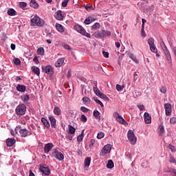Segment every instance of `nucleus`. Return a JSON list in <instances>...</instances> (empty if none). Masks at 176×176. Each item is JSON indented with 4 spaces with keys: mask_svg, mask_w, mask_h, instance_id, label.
<instances>
[{
    "mask_svg": "<svg viewBox=\"0 0 176 176\" xmlns=\"http://www.w3.org/2000/svg\"><path fill=\"white\" fill-rule=\"evenodd\" d=\"M35 25H37V27H43L45 25V21L38 15H35L31 19V26L35 27Z\"/></svg>",
    "mask_w": 176,
    "mask_h": 176,
    "instance_id": "nucleus-1",
    "label": "nucleus"
},
{
    "mask_svg": "<svg viewBox=\"0 0 176 176\" xmlns=\"http://www.w3.org/2000/svg\"><path fill=\"white\" fill-rule=\"evenodd\" d=\"M27 111V107H25V104H21L18 105L15 109V112L16 115L19 116H23V115H25V111Z\"/></svg>",
    "mask_w": 176,
    "mask_h": 176,
    "instance_id": "nucleus-2",
    "label": "nucleus"
},
{
    "mask_svg": "<svg viewBox=\"0 0 176 176\" xmlns=\"http://www.w3.org/2000/svg\"><path fill=\"white\" fill-rule=\"evenodd\" d=\"M74 30H76L77 32H79V34H81V35H83L87 38H91L90 34L87 33L86 30H85V28H83V27H82L81 25H76L74 27Z\"/></svg>",
    "mask_w": 176,
    "mask_h": 176,
    "instance_id": "nucleus-3",
    "label": "nucleus"
},
{
    "mask_svg": "<svg viewBox=\"0 0 176 176\" xmlns=\"http://www.w3.org/2000/svg\"><path fill=\"white\" fill-rule=\"evenodd\" d=\"M128 140L131 144H132V145H135V144H137V138H135V135L134 134V131H133V130H129Z\"/></svg>",
    "mask_w": 176,
    "mask_h": 176,
    "instance_id": "nucleus-4",
    "label": "nucleus"
},
{
    "mask_svg": "<svg viewBox=\"0 0 176 176\" xmlns=\"http://www.w3.org/2000/svg\"><path fill=\"white\" fill-rule=\"evenodd\" d=\"M42 71L47 74V75H50L51 76L54 75V70L53 69V67L52 65L48 66H42Z\"/></svg>",
    "mask_w": 176,
    "mask_h": 176,
    "instance_id": "nucleus-5",
    "label": "nucleus"
},
{
    "mask_svg": "<svg viewBox=\"0 0 176 176\" xmlns=\"http://www.w3.org/2000/svg\"><path fill=\"white\" fill-rule=\"evenodd\" d=\"M113 116L115 118L117 122H119V123H121L122 124H124L125 126L127 125V122L123 119V117L119 115V113L115 112L113 114Z\"/></svg>",
    "mask_w": 176,
    "mask_h": 176,
    "instance_id": "nucleus-6",
    "label": "nucleus"
},
{
    "mask_svg": "<svg viewBox=\"0 0 176 176\" xmlns=\"http://www.w3.org/2000/svg\"><path fill=\"white\" fill-rule=\"evenodd\" d=\"M52 155L60 162H61V160H64V155L57 149L54 150Z\"/></svg>",
    "mask_w": 176,
    "mask_h": 176,
    "instance_id": "nucleus-7",
    "label": "nucleus"
},
{
    "mask_svg": "<svg viewBox=\"0 0 176 176\" xmlns=\"http://www.w3.org/2000/svg\"><path fill=\"white\" fill-rule=\"evenodd\" d=\"M112 149V146L111 144L105 145L103 148L102 149L100 155L104 156V155H107L109 152H111V150Z\"/></svg>",
    "mask_w": 176,
    "mask_h": 176,
    "instance_id": "nucleus-8",
    "label": "nucleus"
},
{
    "mask_svg": "<svg viewBox=\"0 0 176 176\" xmlns=\"http://www.w3.org/2000/svg\"><path fill=\"white\" fill-rule=\"evenodd\" d=\"M164 109L166 116H170L171 113L173 112V109L171 107V104L170 103H165L164 104Z\"/></svg>",
    "mask_w": 176,
    "mask_h": 176,
    "instance_id": "nucleus-9",
    "label": "nucleus"
},
{
    "mask_svg": "<svg viewBox=\"0 0 176 176\" xmlns=\"http://www.w3.org/2000/svg\"><path fill=\"white\" fill-rule=\"evenodd\" d=\"M39 170L43 173L45 175H50V169L47 167H45L42 165H40Z\"/></svg>",
    "mask_w": 176,
    "mask_h": 176,
    "instance_id": "nucleus-10",
    "label": "nucleus"
},
{
    "mask_svg": "<svg viewBox=\"0 0 176 176\" xmlns=\"http://www.w3.org/2000/svg\"><path fill=\"white\" fill-rule=\"evenodd\" d=\"M54 145L52 143H48L45 145L44 152L45 153H49L52 149H53Z\"/></svg>",
    "mask_w": 176,
    "mask_h": 176,
    "instance_id": "nucleus-11",
    "label": "nucleus"
},
{
    "mask_svg": "<svg viewBox=\"0 0 176 176\" xmlns=\"http://www.w3.org/2000/svg\"><path fill=\"white\" fill-rule=\"evenodd\" d=\"M144 119L146 124H149V123L152 122V117L148 113V112L144 113Z\"/></svg>",
    "mask_w": 176,
    "mask_h": 176,
    "instance_id": "nucleus-12",
    "label": "nucleus"
},
{
    "mask_svg": "<svg viewBox=\"0 0 176 176\" xmlns=\"http://www.w3.org/2000/svg\"><path fill=\"white\" fill-rule=\"evenodd\" d=\"M54 16L56 17V20L63 21L64 20V16H63V11L58 10L55 14Z\"/></svg>",
    "mask_w": 176,
    "mask_h": 176,
    "instance_id": "nucleus-13",
    "label": "nucleus"
},
{
    "mask_svg": "<svg viewBox=\"0 0 176 176\" xmlns=\"http://www.w3.org/2000/svg\"><path fill=\"white\" fill-rule=\"evenodd\" d=\"M17 91H19L20 93H24L25 90H27V87L25 85H21L19 84L16 87Z\"/></svg>",
    "mask_w": 176,
    "mask_h": 176,
    "instance_id": "nucleus-14",
    "label": "nucleus"
},
{
    "mask_svg": "<svg viewBox=\"0 0 176 176\" xmlns=\"http://www.w3.org/2000/svg\"><path fill=\"white\" fill-rule=\"evenodd\" d=\"M7 146H13L16 144V140L14 138H8L6 140Z\"/></svg>",
    "mask_w": 176,
    "mask_h": 176,
    "instance_id": "nucleus-15",
    "label": "nucleus"
},
{
    "mask_svg": "<svg viewBox=\"0 0 176 176\" xmlns=\"http://www.w3.org/2000/svg\"><path fill=\"white\" fill-rule=\"evenodd\" d=\"M21 137L25 138L28 135V130L27 129H21L19 130Z\"/></svg>",
    "mask_w": 176,
    "mask_h": 176,
    "instance_id": "nucleus-16",
    "label": "nucleus"
},
{
    "mask_svg": "<svg viewBox=\"0 0 176 176\" xmlns=\"http://www.w3.org/2000/svg\"><path fill=\"white\" fill-rule=\"evenodd\" d=\"M164 52L168 63H171V54H170V51L168 50H166Z\"/></svg>",
    "mask_w": 176,
    "mask_h": 176,
    "instance_id": "nucleus-17",
    "label": "nucleus"
},
{
    "mask_svg": "<svg viewBox=\"0 0 176 176\" xmlns=\"http://www.w3.org/2000/svg\"><path fill=\"white\" fill-rule=\"evenodd\" d=\"M30 6L34 9H38V8H39V4L36 2V0H31Z\"/></svg>",
    "mask_w": 176,
    "mask_h": 176,
    "instance_id": "nucleus-18",
    "label": "nucleus"
},
{
    "mask_svg": "<svg viewBox=\"0 0 176 176\" xmlns=\"http://www.w3.org/2000/svg\"><path fill=\"white\" fill-rule=\"evenodd\" d=\"M41 122L44 126V127H45L46 129H49L50 127V123H49V121H47V120H46L45 118H41Z\"/></svg>",
    "mask_w": 176,
    "mask_h": 176,
    "instance_id": "nucleus-19",
    "label": "nucleus"
},
{
    "mask_svg": "<svg viewBox=\"0 0 176 176\" xmlns=\"http://www.w3.org/2000/svg\"><path fill=\"white\" fill-rule=\"evenodd\" d=\"M21 100H23V102H24V104H28V101H30V96H28V94L26 95H23L21 96Z\"/></svg>",
    "mask_w": 176,
    "mask_h": 176,
    "instance_id": "nucleus-20",
    "label": "nucleus"
},
{
    "mask_svg": "<svg viewBox=\"0 0 176 176\" xmlns=\"http://www.w3.org/2000/svg\"><path fill=\"white\" fill-rule=\"evenodd\" d=\"M49 120L50 121L52 127H53L54 129H56V118H54V117L52 116H50Z\"/></svg>",
    "mask_w": 176,
    "mask_h": 176,
    "instance_id": "nucleus-21",
    "label": "nucleus"
},
{
    "mask_svg": "<svg viewBox=\"0 0 176 176\" xmlns=\"http://www.w3.org/2000/svg\"><path fill=\"white\" fill-rule=\"evenodd\" d=\"M63 64H64V58H60L58 59V60L55 63V67H61Z\"/></svg>",
    "mask_w": 176,
    "mask_h": 176,
    "instance_id": "nucleus-22",
    "label": "nucleus"
},
{
    "mask_svg": "<svg viewBox=\"0 0 176 176\" xmlns=\"http://www.w3.org/2000/svg\"><path fill=\"white\" fill-rule=\"evenodd\" d=\"M32 72H34V74L37 75V76H39V74H41V71L39 70V67H36V66H33V67H32Z\"/></svg>",
    "mask_w": 176,
    "mask_h": 176,
    "instance_id": "nucleus-23",
    "label": "nucleus"
},
{
    "mask_svg": "<svg viewBox=\"0 0 176 176\" xmlns=\"http://www.w3.org/2000/svg\"><path fill=\"white\" fill-rule=\"evenodd\" d=\"M91 162V157H87L85 160V168H88L90 166V163Z\"/></svg>",
    "mask_w": 176,
    "mask_h": 176,
    "instance_id": "nucleus-24",
    "label": "nucleus"
},
{
    "mask_svg": "<svg viewBox=\"0 0 176 176\" xmlns=\"http://www.w3.org/2000/svg\"><path fill=\"white\" fill-rule=\"evenodd\" d=\"M83 137H85V129H83L81 134L77 137V141L78 142H82V141H83Z\"/></svg>",
    "mask_w": 176,
    "mask_h": 176,
    "instance_id": "nucleus-25",
    "label": "nucleus"
},
{
    "mask_svg": "<svg viewBox=\"0 0 176 176\" xmlns=\"http://www.w3.org/2000/svg\"><path fill=\"white\" fill-rule=\"evenodd\" d=\"M56 28L58 32H60L63 34L64 32V28H63V25H61L60 23H56Z\"/></svg>",
    "mask_w": 176,
    "mask_h": 176,
    "instance_id": "nucleus-26",
    "label": "nucleus"
},
{
    "mask_svg": "<svg viewBox=\"0 0 176 176\" xmlns=\"http://www.w3.org/2000/svg\"><path fill=\"white\" fill-rule=\"evenodd\" d=\"M8 14L9 16H16L17 14V12H16L13 8H10L8 10Z\"/></svg>",
    "mask_w": 176,
    "mask_h": 176,
    "instance_id": "nucleus-27",
    "label": "nucleus"
},
{
    "mask_svg": "<svg viewBox=\"0 0 176 176\" xmlns=\"http://www.w3.org/2000/svg\"><path fill=\"white\" fill-rule=\"evenodd\" d=\"M98 97H100V98H102V100H106V101H109V98L105 94H102V92H100L98 94Z\"/></svg>",
    "mask_w": 176,
    "mask_h": 176,
    "instance_id": "nucleus-28",
    "label": "nucleus"
},
{
    "mask_svg": "<svg viewBox=\"0 0 176 176\" xmlns=\"http://www.w3.org/2000/svg\"><path fill=\"white\" fill-rule=\"evenodd\" d=\"M93 36H95V38H102V32L101 31H97L93 34Z\"/></svg>",
    "mask_w": 176,
    "mask_h": 176,
    "instance_id": "nucleus-29",
    "label": "nucleus"
},
{
    "mask_svg": "<svg viewBox=\"0 0 176 176\" xmlns=\"http://www.w3.org/2000/svg\"><path fill=\"white\" fill-rule=\"evenodd\" d=\"M54 113L58 116L61 115V109L58 107H55L54 108Z\"/></svg>",
    "mask_w": 176,
    "mask_h": 176,
    "instance_id": "nucleus-30",
    "label": "nucleus"
},
{
    "mask_svg": "<svg viewBox=\"0 0 176 176\" xmlns=\"http://www.w3.org/2000/svg\"><path fill=\"white\" fill-rule=\"evenodd\" d=\"M75 131H76V129L75 127L72 126V125H69V134H75Z\"/></svg>",
    "mask_w": 176,
    "mask_h": 176,
    "instance_id": "nucleus-31",
    "label": "nucleus"
},
{
    "mask_svg": "<svg viewBox=\"0 0 176 176\" xmlns=\"http://www.w3.org/2000/svg\"><path fill=\"white\" fill-rule=\"evenodd\" d=\"M107 168H113L115 167V164H113V161L112 160H110L108 161V163L107 164Z\"/></svg>",
    "mask_w": 176,
    "mask_h": 176,
    "instance_id": "nucleus-32",
    "label": "nucleus"
},
{
    "mask_svg": "<svg viewBox=\"0 0 176 176\" xmlns=\"http://www.w3.org/2000/svg\"><path fill=\"white\" fill-rule=\"evenodd\" d=\"M101 31H102V38H104V36H111L110 31L105 30H102Z\"/></svg>",
    "mask_w": 176,
    "mask_h": 176,
    "instance_id": "nucleus-33",
    "label": "nucleus"
},
{
    "mask_svg": "<svg viewBox=\"0 0 176 176\" xmlns=\"http://www.w3.org/2000/svg\"><path fill=\"white\" fill-rule=\"evenodd\" d=\"M93 115L96 119H101V116H100V111L98 110H95L94 111Z\"/></svg>",
    "mask_w": 176,
    "mask_h": 176,
    "instance_id": "nucleus-34",
    "label": "nucleus"
},
{
    "mask_svg": "<svg viewBox=\"0 0 176 176\" xmlns=\"http://www.w3.org/2000/svg\"><path fill=\"white\" fill-rule=\"evenodd\" d=\"M36 53L38 56H43V54H45V49H43V47H40L37 50Z\"/></svg>",
    "mask_w": 176,
    "mask_h": 176,
    "instance_id": "nucleus-35",
    "label": "nucleus"
},
{
    "mask_svg": "<svg viewBox=\"0 0 176 176\" xmlns=\"http://www.w3.org/2000/svg\"><path fill=\"white\" fill-rule=\"evenodd\" d=\"M94 91L95 93V94L97 96L98 94H100L101 93V91H100V89H98V87H97V83H95V85H94Z\"/></svg>",
    "mask_w": 176,
    "mask_h": 176,
    "instance_id": "nucleus-36",
    "label": "nucleus"
},
{
    "mask_svg": "<svg viewBox=\"0 0 176 176\" xmlns=\"http://www.w3.org/2000/svg\"><path fill=\"white\" fill-rule=\"evenodd\" d=\"M129 57L131 60L134 61V63H135V64H138L139 61L138 59H137V58L135 57V56H134L133 54H130Z\"/></svg>",
    "mask_w": 176,
    "mask_h": 176,
    "instance_id": "nucleus-37",
    "label": "nucleus"
},
{
    "mask_svg": "<svg viewBox=\"0 0 176 176\" xmlns=\"http://www.w3.org/2000/svg\"><path fill=\"white\" fill-rule=\"evenodd\" d=\"M101 25L98 23H96L92 27H91V30L92 31H96V30H98V28H100Z\"/></svg>",
    "mask_w": 176,
    "mask_h": 176,
    "instance_id": "nucleus-38",
    "label": "nucleus"
},
{
    "mask_svg": "<svg viewBox=\"0 0 176 176\" xmlns=\"http://www.w3.org/2000/svg\"><path fill=\"white\" fill-rule=\"evenodd\" d=\"M148 44L149 45L150 47L155 45V39H153V38H148Z\"/></svg>",
    "mask_w": 176,
    "mask_h": 176,
    "instance_id": "nucleus-39",
    "label": "nucleus"
},
{
    "mask_svg": "<svg viewBox=\"0 0 176 176\" xmlns=\"http://www.w3.org/2000/svg\"><path fill=\"white\" fill-rule=\"evenodd\" d=\"M124 89V85H120L119 84L116 85V90L117 91H122Z\"/></svg>",
    "mask_w": 176,
    "mask_h": 176,
    "instance_id": "nucleus-40",
    "label": "nucleus"
},
{
    "mask_svg": "<svg viewBox=\"0 0 176 176\" xmlns=\"http://www.w3.org/2000/svg\"><path fill=\"white\" fill-rule=\"evenodd\" d=\"M80 120L81 122H82L83 123H86L87 122V117H86L85 115L82 114L80 116Z\"/></svg>",
    "mask_w": 176,
    "mask_h": 176,
    "instance_id": "nucleus-41",
    "label": "nucleus"
},
{
    "mask_svg": "<svg viewBox=\"0 0 176 176\" xmlns=\"http://www.w3.org/2000/svg\"><path fill=\"white\" fill-rule=\"evenodd\" d=\"M160 46L162 49V50L164 52L165 50H168V48H167V46H166V44L164 43V42L162 41L160 43Z\"/></svg>",
    "mask_w": 176,
    "mask_h": 176,
    "instance_id": "nucleus-42",
    "label": "nucleus"
},
{
    "mask_svg": "<svg viewBox=\"0 0 176 176\" xmlns=\"http://www.w3.org/2000/svg\"><path fill=\"white\" fill-rule=\"evenodd\" d=\"M104 136H105V133H104L103 132H100L97 135V138L98 140H101V138H104Z\"/></svg>",
    "mask_w": 176,
    "mask_h": 176,
    "instance_id": "nucleus-43",
    "label": "nucleus"
},
{
    "mask_svg": "<svg viewBox=\"0 0 176 176\" xmlns=\"http://www.w3.org/2000/svg\"><path fill=\"white\" fill-rule=\"evenodd\" d=\"M150 50L153 52V53H157V48H156L155 45L150 46Z\"/></svg>",
    "mask_w": 176,
    "mask_h": 176,
    "instance_id": "nucleus-44",
    "label": "nucleus"
},
{
    "mask_svg": "<svg viewBox=\"0 0 176 176\" xmlns=\"http://www.w3.org/2000/svg\"><path fill=\"white\" fill-rule=\"evenodd\" d=\"M14 63L15 65H20V64H21V61L20 60V59L19 58H14Z\"/></svg>",
    "mask_w": 176,
    "mask_h": 176,
    "instance_id": "nucleus-45",
    "label": "nucleus"
},
{
    "mask_svg": "<svg viewBox=\"0 0 176 176\" xmlns=\"http://www.w3.org/2000/svg\"><path fill=\"white\" fill-rule=\"evenodd\" d=\"M19 8H21V9H24V8H27V3L20 2L19 3Z\"/></svg>",
    "mask_w": 176,
    "mask_h": 176,
    "instance_id": "nucleus-46",
    "label": "nucleus"
},
{
    "mask_svg": "<svg viewBox=\"0 0 176 176\" xmlns=\"http://www.w3.org/2000/svg\"><path fill=\"white\" fill-rule=\"evenodd\" d=\"M85 9L87 10H94V8L91 4L85 6Z\"/></svg>",
    "mask_w": 176,
    "mask_h": 176,
    "instance_id": "nucleus-47",
    "label": "nucleus"
},
{
    "mask_svg": "<svg viewBox=\"0 0 176 176\" xmlns=\"http://www.w3.org/2000/svg\"><path fill=\"white\" fill-rule=\"evenodd\" d=\"M160 135H162L164 133V126L163 125L160 126Z\"/></svg>",
    "mask_w": 176,
    "mask_h": 176,
    "instance_id": "nucleus-48",
    "label": "nucleus"
},
{
    "mask_svg": "<svg viewBox=\"0 0 176 176\" xmlns=\"http://www.w3.org/2000/svg\"><path fill=\"white\" fill-rule=\"evenodd\" d=\"M80 111H82V112H84V113H87V112H89V109L86 108L85 107H81Z\"/></svg>",
    "mask_w": 176,
    "mask_h": 176,
    "instance_id": "nucleus-49",
    "label": "nucleus"
},
{
    "mask_svg": "<svg viewBox=\"0 0 176 176\" xmlns=\"http://www.w3.org/2000/svg\"><path fill=\"white\" fill-rule=\"evenodd\" d=\"M160 90L163 94H166V93H167V89L166 87H162Z\"/></svg>",
    "mask_w": 176,
    "mask_h": 176,
    "instance_id": "nucleus-50",
    "label": "nucleus"
},
{
    "mask_svg": "<svg viewBox=\"0 0 176 176\" xmlns=\"http://www.w3.org/2000/svg\"><path fill=\"white\" fill-rule=\"evenodd\" d=\"M68 2H69V0H64L62 2V7L63 8H67V5H68Z\"/></svg>",
    "mask_w": 176,
    "mask_h": 176,
    "instance_id": "nucleus-51",
    "label": "nucleus"
},
{
    "mask_svg": "<svg viewBox=\"0 0 176 176\" xmlns=\"http://www.w3.org/2000/svg\"><path fill=\"white\" fill-rule=\"evenodd\" d=\"M94 100L95 101V102H96V104L100 105V107H104V104H102V102L100 100L94 99Z\"/></svg>",
    "mask_w": 176,
    "mask_h": 176,
    "instance_id": "nucleus-52",
    "label": "nucleus"
},
{
    "mask_svg": "<svg viewBox=\"0 0 176 176\" xmlns=\"http://www.w3.org/2000/svg\"><path fill=\"white\" fill-rule=\"evenodd\" d=\"M84 23L87 25H89V24H91V21H90L89 16L85 20Z\"/></svg>",
    "mask_w": 176,
    "mask_h": 176,
    "instance_id": "nucleus-53",
    "label": "nucleus"
},
{
    "mask_svg": "<svg viewBox=\"0 0 176 176\" xmlns=\"http://www.w3.org/2000/svg\"><path fill=\"white\" fill-rule=\"evenodd\" d=\"M168 148H169V149H170L171 152H175V151H176L175 146H174L171 144L168 145Z\"/></svg>",
    "mask_w": 176,
    "mask_h": 176,
    "instance_id": "nucleus-54",
    "label": "nucleus"
},
{
    "mask_svg": "<svg viewBox=\"0 0 176 176\" xmlns=\"http://www.w3.org/2000/svg\"><path fill=\"white\" fill-rule=\"evenodd\" d=\"M145 28V27H144V25H142V30H141V35L142 36L145 37V30H144Z\"/></svg>",
    "mask_w": 176,
    "mask_h": 176,
    "instance_id": "nucleus-55",
    "label": "nucleus"
},
{
    "mask_svg": "<svg viewBox=\"0 0 176 176\" xmlns=\"http://www.w3.org/2000/svg\"><path fill=\"white\" fill-rule=\"evenodd\" d=\"M65 138H67V140H69L70 141H72V138H74V137L72 136V135H71V133L67 134Z\"/></svg>",
    "mask_w": 176,
    "mask_h": 176,
    "instance_id": "nucleus-56",
    "label": "nucleus"
},
{
    "mask_svg": "<svg viewBox=\"0 0 176 176\" xmlns=\"http://www.w3.org/2000/svg\"><path fill=\"white\" fill-rule=\"evenodd\" d=\"M89 148L94 146V144H96V140L94 139H91L90 141Z\"/></svg>",
    "mask_w": 176,
    "mask_h": 176,
    "instance_id": "nucleus-57",
    "label": "nucleus"
},
{
    "mask_svg": "<svg viewBox=\"0 0 176 176\" xmlns=\"http://www.w3.org/2000/svg\"><path fill=\"white\" fill-rule=\"evenodd\" d=\"M168 172L172 173L173 174V176H176V169L170 168Z\"/></svg>",
    "mask_w": 176,
    "mask_h": 176,
    "instance_id": "nucleus-58",
    "label": "nucleus"
},
{
    "mask_svg": "<svg viewBox=\"0 0 176 176\" xmlns=\"http://www.w3.org/2000/svg\"><path fill=\"white\" fill-rule=\"evenodd\" d=\"M170 123H171L172 124H175V123H176V118H171L170 120Z\"/></svg>",
    "mask_w": 176,
    "mask_h": 176,
    "instance_id": "nucleus-59",
    "label": "nucleus"
},
{
    "mask_svg": "<svg viewBox=\"0 0 176 176\" xmlns=\"http://www.w3.org/2000/svg\"><path fill=\"white\" fill-rule=\"evenodd\" d=\"M102 54L104 56V57H105V58H108V57H109V53L103 51L102 52Z\"/></svg>",
    "mask_w": 176,
    "mask_h": 176,
    "instance_id": "nucleus-60",
    "label": "nucleus"
},
{
    "mask_svg": "<svg viewBox=\"0 0 176 176\" xmlns=\"http://www.w3.org/2000/svg\"><path fill=\"white\" fill-rule=\"evenodd\" d=\"M138 74H139L138 72H135L133 74V76H134L133 80H134L135 81L137 80V79H138V77H137V76H138Z\"/></svg>",
    "mask_w": 176,
    "mask_h": 176,
    "instance_id": "nucleus-61",
    "label": "nucleus"
},
{
    "mask_svg": "<svg viewBox=\"0 0 176 176\" xmlns=\"http://www.w3.org/2000/svg\"><path fill=\"white\" fill-rule=\"evenodd\" d=\"M33 61H34V63H35V64H39V60H38V56H35L33 58Z\"/></svg>",
    "mask_w": 176,
    "mask_h": 176,
    "instance_id": "nucleus-62",
    "label": "nucleus"
},
{
    "mask_svg": "<svg viewBox=\"0 0 176 176\" xmlns=\"http://www.w3.org/2000/svg\"><path fill=\"white\" fill-rule=\"evenodd\" d=\"M82 101H84V102H89V101H90V99L88 97H83L82 98Z\"/></svg>",
    "mask_w": 176,
    "mask_h": 176,
    "instance_id": "nucleus-63",
    "label": "nucleus"
},
{
    "mask_svg": "<svg viewBox=\"0 0 176 176\" xmlns=\"http://www.w3.org/2000/svg\"><path fill=\"white\" fill-rule=\"evenodd\" d=\"M138 108L140 109V111H144V109H145V107L143 104L138 105Z\"/></svg>",
    "mask_w": 176,
    "mask_h": 176,
    "instance_id": "nucleus-64",
    "label": "nucleus"
}]
</instances>
